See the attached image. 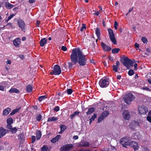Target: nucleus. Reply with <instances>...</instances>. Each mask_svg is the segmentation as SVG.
Returning <instances> with one entry per match:
<instances>
[{"label":"nucleus","mask_w":151,"mask_h":151,"mask_svg":"<svg viewBox=\"0 0 151 151\" xmlns=\"http://www.w3.org/2000/svg\"><path fill=\"white\" fill-rule=\"evenodd\" d=\"M71 62H68V67L70 69L73 65H75L78 62L80 66L85 65L86 64L87 59L86 56L82 53L80 49H73L72 51V53L70 55Z\"/></svg>","instance_id":"f257e3e1"},{"label":"nucleus","mask_w":151,"mask_h":151,"mask_svg":"<svg viewBox=\"0 0 151 151\" xmlns=\"http://www.w3.org/2000/svg\"><path fill=\"white\" fill-rule=\"evenodd\" d=\"M120 61L128 69H129V67L132 66L133 64V63L130 59L126 57H122Z\"/></svg>","instance_id":"f03ea898"},{"label":"nucleus","mask_w":151,"mask_h":151,"mask_svg":"<svg viewBox=\"0 0 151 151\" xmlns=\"http://www.w3.org/2000/svg\"><path fill=\"white\" fill-rule=\"evenodd\" d=\"M134 96L131 93H128L125 95L123 99L124 102L127 104H130L134 99Z\"/></svg>","instance_id":"7ed1b4c3"},{"label":"nucleus","mask_w":151,"mask_h":151,"mask_svg":"<svg viewBox=\"0 0 151 151\" xmlns=\"http://www.w3.org/2000/svg\"><path fill=\"white\" fill-rule=\"evenodd\" d=\"M108 31L110 40L112 43L116 45V41L113 30L111 29H108Z\"/></svg>","instance_id":"20e7f679"},{"label":"nucleus","mask_w":151,"mask_h":151,"mask_svg":"<svg viewBox=\"0 0 151 151\" xmlns=\"http://www.w3.org/2000/svg\"><path fill=\"white\" fill-rule=\"evenodd\" d=\"M129 138L124 137L121 139L120 142L123 147L125 148L127 147V146L128 145L129 142Z\"/></svg>","instance_id":"39448f33"},{"label":"nucleus","mask_w":151,"mask_h":151,"mask_svg":"<svg viewBox=\"0 0 151 151\" xmlns=\"http://www.w3.org/2000/svg\"><path fill=\"white\" fill-rule=\"evenodd\" d=\"M99 85L102 88H105L108 86L109 83L107 79L105 78L101 79L99 82Z\"/></svg>","instance_id":"423d86ee"},{"label":"nucleus","mask_w":151,"mask_h":151,"mask_svg":"<svg viewBox=\"0 0 151 151\" xmlns=\"http://www.w3.org/2000/svg\"><path fill=\"white\" fill-rule=\"evenodd\" d=\"M18 25L22 31H25L26 30V27L24 22L21 19H19L17 22Z\"/></svg>","instance_id":"0eeeda50"},{"label":"nucleus","mask_w":151,"mask_h":151,"mask_svg":"<svg viewBox=\"0 0 151 151\" xmlns=\"http://www.w3.org/2000/svg\"><path fill=\"white\" fill-rule=\"evenodd\" d=\"M138 110L139 113L141 114H146L148 111L147 107L143 105L139 106Z\"/></svg>","instance_id":"6e6552de"},{"label":"nucleus","mask_w":151,"mask_h":151,"mask_svg":"<svg viewBox=\"0 0 151 151\" xmlns=\"http://www.w3.org/2000/svg\"><path fill=\"white\" fill-rule=\"evenodd\" d=\"M109 114V112L108 111H105L102 112L100 116L99 117L98 122H100L102 120L104 119Z\"/></svg>","instance_id":"1a4fd4ad"},{"label":"nucleus","mask_w":151,"mask_h":151,"mask_svg":"<svg viewBox=\"0 0 151 151\" xmlns=\"http://www.w3.org/2000/svg\"><path fill=\"white\" fill-rule=\"evenodd\" d=\"M53 71L54 73L56 75H59L61 73V70L60 66L58 65H54L53 67Z\"/></svg>","instance_id":"9d476101"},{"label":"nucleus","mask_w":151,"mask_h":151,"mask_svg":"<svg viewBox=\"0 0 151 151\" xmlns=\"http://www.w3.org/2000/svg\"><path fill=\"white\" fill-rule=\"evenodd\" d=\"M73 147V145L72 144H67L63 145L60 148L61 151H68Z\"/></svg>","instance_id":"9b49d317"},{"label":"nucleus","mask_w":151,"mask_h":151,"mask_svg":"<svg viewBox=\"0 0 151 151\" xmlns=\"http://www.w3.org/2000/svg\"><path fill=\"white\" fill-rule=\"evenodd\" d=\"M122 116L124 119L126 120H128L130 118L129 112L127 110L124 111L122 113Z\"/></svg>","instance_id":"f8f14e48"},{"label":"nucleus","mask_w":151,"mask_h":151,"mask_svg":"<svg viewBox=\"0 0 151 151\" xmlns=\"http://www.w3.org/2000/svg\"><path fill=\"white\" fill-rule=\"evenodd\" d=\"M139 126V123L135 121H132L129 124L130 127L132 129H136Z\"/></svg>","instance_id":"ddd939ff"},{"label":"nucleus","mask_w":151,"mask_h":151,"mask_svg":"<svg viewBox=\"0 0 151 151\" xmlns=\"http://www.w3.org/2000/svg\"><path fill=\"white\" fill-rule=\"evenodd\" d=\"M90 145V144L88 142L85 141H82L80 142L78 145L79 146L81 147H88Z\"/></svg>","instance_id":"4468645a"},{"label":"nucleus","mask_w":151,"mask_h":151,"mask_svg":"<svg viewBox=\"0 0 151 151\" xmlns=\"http://www.w3.org/2000/svg\"><path fill=\"white\" fill-rule=\"evenodd\" d=\"M101 44L102 47L104 51H109L111 50V48L110 47L106 45L104 42H101Z\"/></svg>","instance_id":"2eb2a0df"},{"label":"nucleus","mask_w":151,"mask_h":151,"mask_svg":"<svg viewBox=\"0 0 151 151\" xmlns=\"http://www.w3.org/2000/svg\"><path fill=\"white\" fill-rule=\"evenodd\" d=\"M13 42L14 45L16 47H19L20 44L21 43V39L17 37L14 40Z\"/></svg>","instance_id":"dca6fc26"},{"label":"nucleus","mask_w":151,"mask_h":151,"mask_svg":"<svg viewBox=\"0 0 151 151\" xmlns=\"http://www.w3.org/2000/svg\"><path fill=\"white\" fill-rule=\"evenodd\" d=\"M129 145L133 147L134 150H137L138 149V146L137 143L135 142H129Z\"/></svg>","instance_id":"f3484780"},{"label":"nucleus","mask_w":151,"mask_h":151,"mask_svg":"<svg viewBox=\"0 0 151 151\" xmlns=\"http://www.w3.org/2000/svg\"><path fill=\"white\" fill-rule=\"evenodd\" d=\"M8 83L6 82H3L0 83V90L4 91V88L6 87Z\"/></svg>","instance_id":"a211bd4d"},{"label":"nucleus","mask_w":151,"mask_h":151,"mask_svg":"<svg viewBox=\"0 0 151 151\" xmlns=\"http://www.w3.org/2000/svg\"><path fill=\"white\" fill-rule=\"evenodd\" d=\"M140 137L139 133L137 132L133 134L131 139H139Z\"/></svg>","instance_id":"6ab92c4d"},{"label":"nucleus","mask_w":151,"mask_h":151,"mask_svg":"<svg viewBox=\"0 0 151 151\" xmlns=\"http://www.w3.org/2000/svg\"><path fill=\"white\" fill-rule=\"evenodd\" d=\"M8 132V130L4 129L3 127H0V134L2 136H4L7 132Z\"/></svg>","instance_id":"aec40b11"},{"label":"nucleus","mask_w":151,"mask_h":151,"mask_svg":"<svg viewBox=\"0 0 151 151\" xmlns=\"http://www.w3.org/2000/svg\"><path fill=\"white\" fill-rule=\"evenodd\" d=\"M47 39L46 38H43L41 39L40 42V44L41 47H43L46 43Z\"/></svg>","instance_id":"412c9836"},{"label":"nucleus","mask_w":151,"mask_h":151,"mask_svg":"<svg viewBox=\"0 0 151 151\" xmlns=\"http://www.w3.org/2000/svg\"><path fill=\"white\" fill-rule=\"evenodd\" d=\"M60 135H58L55 137L53 138L51 140V142L52 143H55L56 142L58 141L59 139L60 138Z\"/></svg>","instance_id":"4be33fe9"},{"label":"nucleus","mask_w":151,"mask_h":151,"mask_svg":"<svg viewBox=\"0 0 151 151\" xmlns=\"http://www.w3.org/2000/svg\"><path fill=\"white\" fill-rule=\"evenodd\" d=\"M9 92L10 93H19V90L15 88H12L9 91Z\"/></svg>","instance_id":"5701e85b"},{"label":"nucleus","mask_w":151,"mask_h":151,"mask_svg":"<svg viewBox=\"0 0 151 151\" xmlns=\"http://www.w3.org/2000/svg\"><path fill=\"white\" fill-rule=\"evenodd\" d=\"M5 6L7 8L10 9L14 7V5L8 2H6L5 3Z\"/></svg>","instance_id":"b1692460"},{"label":"nucleus","mask_w":151,"mask_h":151,"mask_svg":"<svg viewBox=\"0 0 151 151\" xmlns=\"http://www.w3.org/2000/svg\"><path fill=\"white\" fill-rule=\"evenodd\" d=\"M10 108H7L6 109L3 111V115H7L9 113L10 111Z\"/></svg>","instance_id":"393cba45"},{"label":"nucleus","mask_w":151,"mask_h":151,"mask_svg":"<svg viewBox=\"0 0 151 151\" xmlns=\"http://www.w3.org/2000/svg\"><path fill=\"white\" fill-rule=\"evenodd\" d=\"M58 120V118L55 117L53 116L52 117H49L48 118L47 122H54L55 121Z\"/></svg>","instance_id":"a878e982"},{"label":"nucleus","mask_w":151,"mask_h":151,"mask_svg":"<svg viewBox=\"0 0 151 151\" xmlns=\"http://www.w3.org/2000/svg\"><path fill=\"white\" fill-rule=\"evenodd\" d=\"M97 37L98 38L99 40H100V30L98 28H97L96 29V30L95 31Z\"/></svg>","instance_id":"bb28decb"},{"label":"nucleus","mask_w":151,"mask_h":151,"mask_svg":"<svg viewBox=\"0 0 151 151\" xmlns=\"http://www.w3.org/2000/svg\"><path fill=\"white\" fill-rule=\"evenodd\" d=\"M32 86L28 84L27 86L26 89L28 92L30 93L32 92Z\"/></svg>","instance_id":"cd10ccee"},{"label":"nucleus","mask_w":151,"mask_h":151,"mask_svg":"<svg viewBox=\"0 0 151 151\" xmlns=\"http://www.w3.org/2000/svg\"><path fill=\"white\" fill-rule=\"evenodd\" d=\"M61 129V131L59 132V133L61 134L64 132L66 129V127L64 125H61L60 126Z\"/></svg>","instance_id":"c85d7f7f"},{"label":"nucleus","mask_w":151,"mask_h":151,"mask_svg":"<svg viewBox=\"0 0 151 151\" xmlns=\"http://www.w3.org/2000/svg\"><path fill=\"white\" fill-rule=\"evenodd\" d=\"M95 111V109L93 107L90 108L88 109V111L86 112L87 115H90Z\"/></svg>","instance_id":"c756f323"},{"label":"nucleus","mask_w":151,"mask_h":151,"mask_svg":"<svg viewBox=\"0 0 151 151\" xmlns=\"http://www.w3.org/2000/svg\"><path fill=\"white\" fill-rule=\"evenodd\" d=\"M41 135V132L39 130H38L37 132L36 136L37 140H39L40 139Z\"/></svg>","instance_id":"7c9ffc66"},{"label":"nucleus","mask_w":151,"mask_h":151,"mask_svg":"<svg viewBox=\"0 0 151 151\" xmlns=\"http://www.w3.org/2000/svg\"><path fill=\"white\" fill-rule=\"evenodd\" d=\"M112 67L114 71L116 72L118 71V69L119 68V66H118L117 65H113L112 66Z\"/></svg>","instance_id":"2f4dec72"},{"label":"nucleus","mask_w":151,"mask_h":151,"mask_svg":"<svg viewBox=\"0 0 151 151\" xmlns=\"http://www.w3.org/2000/svg\"><path fill=\"white\" fill-rule=\"evenodd\" d=\"M10 130L11 133L12 134H14L15 133L17 132V129L16 127H14V128L12 127Z\"/></svg>","instance_id":"473e14b6"},{"label":"nucleus","mask_w":151,"mask_h":151,"mask_svg":"<svg viewBox=\"0 0 151 151\" xmlns=\"http://www.w3.org/2000/svg\"><path fill=\"white\" fill-rule=\"evenodd\" d=\"M20 109V108H18L15 109L12 111L10 113V115H12L15 114L16 112H17Z\"/></svg>","instance_id":"72a5a7b5"},{"label":"nucleus","mask_w":151,"mask_h":151,"mask_svg":"<svg viewBox=\"0 0 151 151\" xmlns=\"http://www.w3.org/2000/svg\"><path fill=\"white\" fill-rule=\"evenodd\" d=\"M41 151H49V150L48 147L47 146L44 145L43 147H42L41 149Z\"/></svg>","instance_id":"f704fd0d"},{"label":"nucleus","mask_w":151,"mask_h":151,"mask_svg":"<svg viewBox=\"0 0 151 151\" xmlns=\"http://www.w3.org/2000/svg\"><path fill=\"white\" fill-rule=\"evenodd\" d=\"M120 49L119 48H114L112 50V52L113 54L117 53L119 51Z\"/></svg>","instance_id":"c9c22d12"},{"label":"nucleus","mask_w":151,"mask_h":151,"mask_svg":"<svg viewBox=\"0 0 151 151\" xmlns=\"http://www.w3.org/2000/svg\"><path fill=\"white\" fill-rule=\"evenodd\" d=\"M147 121L151 123V110L149 112L148 116L147 117Z\"/></svg>","instance_id":"e433bc0d"},{"label":"nucleus","mask_w":151,"mask_h":151,"mask_svg":"<svg viewBox=\"0 0 151 151\" xmlns=\"http://www.w3.org/2000/svg\"><path fill=\"white\" fill-rule=\"evenodd\" d=\"M13 123V120L12 118H9L7 120V124H12Z\"/></svg>","instance_id":"4c0bfd02"},{"label":"nucleus","mask_w":151,"mask_h":151,"mask_svg":"<svg viewBox=\"0 0 151 151\" xmlns=\"http://www.w3.org/2000/svg\"><path fill=\"white\" fill-rule=\"evenodd\" d=\"M42 119V116L40 114H38L36 117V120L39 122L41 120V119Z\"/></svg>","instance_id":"58836bf2"},{"label":"nucleus","mask_w":151,"mask_h":151,"mask_svg":"<svg viewBox=\"0 0 151 151\" xmlns=\"http://www.w3.org/2000/svg\"><path fill=\"white\" fill-rule=\"evenodd\" d=\"M79 114V112L78 111H76L74 112V113L72 115H71L70 117L71 119L75 117L76 115H78Z\"/></svg>","instance_id":"ea45409f"},{"label":"nucleus","mask_w":151,"mask_h":151,"mask_svg":"<svg viewBox=\"0 0 151 151\" xmlns=\"http://www.w3.org/2000/svg\"><path fill=\"white\" fill-rule=\"evenodd\" d=\"M15 15V14H13L10 15V16L8 17V19L6 20L5 22H7L9 20L12 18Z\"/></svg>","instance_id":"a19ab883"},{"label":"nucleus","mask_w":151,"mask_h":151,"mask_svg":"<svg viewBox=\"0 0 151 151\" xmlns=\"http://www.w3.org/2000/svg\"><path fill=\"white\" fill-rule=\"evenodd\" d=\"M46 96H40L38 98V100L39 101H41L45 99L46 98Z\"/></svg>","instance_id":"79ce46f5"},{"label":"nucleus","mask_w":151,"mask_h":151,"mask_svg":"<svg viewBox=\"0 0 151 151\" xmlns=\"http://www.w3.org/2000/svg\"><path fill=\"white\" fill-rule=\"evenodd\" d=\"M129 75L131 76L134 74V71L133 70H130L128 72Z\"/></svg>","instance_id":"37998d69"},{"label":"nucleus","mask_w":151,"mask_h":151,"mask_svg":"<svg viewBox=\"0 0 151 151\" xmlns=\"http://www.w3.org/2000/svg\"><path fill=\"white\" fill-rule=\"evenodd\" d=\"M142 40L143 42L144 43H146L147 42V38L145 37H143L142 38Z\"/></svg>","instance_id":"c03bdc74"},{"label":"nucleus","mask_w":151,"mask_h":151,"mask_svg":"<svg viewBox=\"0 0 151 151\" xmlns=\"http://www.w3.org/2000/svg\"><path fill=\"white\" fill-rule=\"evenodd\" d=\"M72 92L73 91L71 89L69 88L67 89V92L68 95L71 94Z\"/></svg>","instance_id":"a18cd8bd"},{"label":"nucleus","mask_w":151,"mask_h":151,"mask_svg":"<svg viewBox=\"0 0 151 151\" xmlns=\"http://www.w3.org/2000/svg\"><path fill=\"white\" fill-rule=\"evenodd\" d=\"M118 26V23L116 21H115L114 22V27L116 29H117V26Z\"/></svg>","instance_id":"49530a36"},{"label":"nucleus","mask_w":151,"mask_h":151,"mask_svg":"<svg viewBox=\"0 0 151 151\" xmlns=\"http://www.w3.org/2000/svg\"><path fill=\"white\" fill-rule=\"evenodd\" d=\"M12 127V124H7L6 128L10 129Z\"/></svg>","instance_id":"de8ad7c7"},{"label":"nucleus","mask_w":151,"mask_h":151,"mask_svg":"<svg viewBox=\"0 0 151 151\" xmlns=\"http://www.w3.org/2000/svg\"><path fill=\"white\" fill-rule=\"evenodd\" d=\"M96 115L95 114H94L90 119L93 121L94 120V119L96 118Z\"/></svg>","instance_id":"09e8293b"},{"label":"nucleus","mask_w":151,"mask_h":151,"mask_svg":"<svg viewBox=\"0 0 151 151\" xmlns=\"http://www.w3.org/2000/svg\"><path fill=\"white\" fill-rule=\"evenodd\" d=\"M32 143H33L35 142V139H36V137H35L34 136H32Z\"/></svg>","instance_id":"8fccbe9b"},{"label":"nucleus","mask_w":151,"mask_h":151,"mask_svg":"<svg viewBox=\"0 0 151 151\" xmlns=\"http://www.w3.org/2000/svg\"><path fill=\"white\" fill-rule=\"evenodd\" d=\"M53 109L56 111H58L60 110V108L58 106H56Z\"/></svg>","instance_id":"3c124183"},{"label":"nucleus","mask_w":151,"mask_h":151,"mask_svg":"<svg viewBox=\"0 0 151 151\" xmlns=\"http://www.w3.org/2000/svg\"><path fill=\"white\" fill-rule=\"evenodd\" d=\"M61 49L63 51H66L67 50V48L65 46H62L61 47Z\"/></svg>","instance_id":"603ef678"},{"label":"nucleus","mask_w":151,"mask_h":151,"mask_svg":"<svg viewBox=\"0 0 151 151\" xmlns=\"http://www.w3.org/2000/svg\"><path fill=\"white\" fill-rule=\"evenodd\" d=\"M83 26L81 28L80 30L81 31H83V29H85L86 28V25L83 24H82Z\"/></svg>","instance_id":"864d4df0"},{"label":"nucleus","mask_w":151,"mask_h":151,"mask_svg":"<svg viewBox=\"0 0 151 151\" xmlns=\"http://www.w3.org/2000/svg\"><path fill=\"white\" fill-rule=\"evenodd\" d=\"M6 26H8V27H11L12 26V24L10 23H8L6 26H4V27H5Z\"/></svg>","instance_id":"5fc2aeb1"},{"label":"nucleus","mask_w":151,"mask_h":151,"mask_svg":"<svg viewBox=\"0 0 151 151\" xmlns=\"http://www.w3.org/2000/svg\"><path fill=\"white\" fill-rule=\"evenodd\" d=\"M137 63H135L134 64V70H137Z\"/></svg>","instance_id":"6e6d98bb"},{"label":"nucleus","mask_w":151,"mask_h":151,"mask_svg":"<svg viewBox=\"0 0 151 151\" xmlns=\"http://www.w3.org/2000/svg\"><path fill=\"white\" fill-rule=\"evenodd\" d=\"M78 136L75 135L73 137V139H74L76 140L78 139Z\"/></svg>","instance_id":"4d7b16f0"},{"label":"nucleus","mask_w":151,"mask_h":151,"mask_svg":"<svg viewBox=\"0 0 151 151\" xmlns=\"http://www.w3.org/2000/svg\"><path fill=\"white\" fill-rule=\"evenodd\" d=\"M19 57L20 58L23 59L24 58V55H19Z\"/></svg>","instance_id":"13d9d810"},{"label":"nucleus","mask_w":151,"mask_h":151,"mask_svg":"<svg viewBox=\"0 0 151 151\" xmlns=\"http://www.w3.org/2000/svg\"><path fill=\"white\" fill-rule=\"evenodd\" d=\"M40 22L39 21H37L36 22V25L37 27H39V25L40 24Z\"/></svg>","instance_id":"bf43d9fd"},{"label":"nucleus","mask_w":151,"mask_h":151,"mask_svg":"<svg viewBox=\"0 0 151 151\" xmlns=\"http://www.w3.org/2000/svg\"><path fill=\"white\" fill-rule=\"evenodd\" d=\"M35 0H29V2L30 3L32 4L35 2Z\"/></svg>","instance_id":"052dcab7"},{"label":"nucleus","mask_w":151,"mask_h":151,"mask_svg":"<svg viewBox=\"0 0 151 151\" xmlns=\"http://www.w3.org/2000/svg\"><path fill=\"white\" fill-rule=\"evenodd\" d=\"M135 46L136 48H138L139 47V45L137 43H136L135 44Z\"/></svg>","instance_id":"680f3d73"},{"label":"nucleus","mask_w":151,"mask_h":151,"mask_svg":"<svg viewBox=\"0 0 151 151\" xmlns=\"http://www.w3.org/2000/svg\"><path fill=\"white\" fill-rule=\"evenodd\" d=\"M146 51L148 53H150L151 52L150 49L148 48H146Z\"/></svg>","instance_id":"e2e57ef3"},{"label":"nucleus","mask_w":151,"mask_h":151,"mask_svg":"<svg viewBox=\"0 0 151 151\" xmlns=\"http://www.w3.org/2000/svg\"><path fill=\"white\" fill-rule=\"evenodd\" d=\"M6 63L7 64H11V61L9 60H7V61H6Z\"/></svg>","instance_id":"0e129e2a"},{"label":"nucleus","mask_w":151,"mask_h":151,"mask_svg":"<svg viewBox=\"0 0 151 151\" xmlns=\"http://www.w3.org/2000/svg\"><path fill=\"white\" fill-rule=\"evenodd\" d=\"M67 65H65L63 67V70H65L66 69Z\"/></svg>","instance_id":"69168bd1"},{"label":"nucleus","mask_w":151,"mask_h":151,"mask_svg":"<svg viewBox=\"0 0 151 151\" xmlns=\"http://www.w3.org/2000/svg\"><path fill=\"white\" fill-rule=\"evenodd\" d=\"M144 150L145 151H150V150H149L146 147L144 148Z\"/></svg>","instance_id":"338daca9"},{"label":"nucleus","mask_w":151,"mask_h":151,"mask_svg":"<svg viewBox=\"0 0 151 151\" xmlns=\"http://www.w3.org/2000/svg\"><path fill=\"white\" fill-rule=\"evenodd\" d=\"M101 151H109V150L108 149L106 148L104 149L103 150H101Z\"/></svg>","instance_id":"774afa93"}]
</instances>
